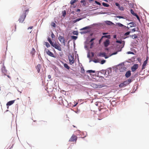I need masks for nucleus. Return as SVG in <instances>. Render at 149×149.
Returning a JSON list of instances; mask_svg holds the SVG:
<instances>
[{
	"instance_id": "f257e3e1",
	"label": "nucleus",
	"mask_w": 149,
	"mask_h": 149,
	"mask_svg": "<svg viewBox=\"0 0 149 149\" xmlns=\"http://www.w3.org/2000/svg\"><path fill=\"white\" fill-rule=\"evenodd\" d=\"M47 40L49 42L51 45L56 49L60 51H62V48L60 45L57 44L56 42L54 43L49 37L48 38Z\"/></svg>"
},
{
	"instance_id": "f03ea898",
	"label": "nucleus",
	"mask_w": 149,
	"mask_h": 149,
	"mask_svg": "<svg viewBox=\"0 0 149 149\" xmlns=\"http://www.w3.org/2000/svg\"><path fill=\"white\" fill-rule=\"evenodd\" d=\"M29 9L26 10L23 12L22 14L20 15L18 21L20 23H22L24 21L26 15L29 12Z\"/></svg>"
},
{
	"instance_id": "7ed1b4c3",
	"label": "nucleus",
	"mask_w": 149,
	"mask_h": 149,
	"mask_svg": "<svg viewBox=\"0 0 149 149\" xmlns=\"http://www.w3.org/2000/svg\"><path fill=\"white\" fill-rule=\"evenodd\" d=\"M45 51L46 52V53L48 55L52 57H55L54 55V54L51 52H50L49 49H45Z\"/></svg>"
},
{
	"instance_id": "20e7f679",
	"label": "nucleus",
	"mask_w": 149,
	"mask_h": 149,
	"mask_svg": "<svg viewBox=\"0 0 149 149\" xmlns=\"http://www.w3.org/2000/svg\"><path fill=\"white\" fill-rule=\"evenodd\" d=\"M139 67V65L138 64H134L132 67H131V70L132 72H135L136 69H137Z\"/></svg>"
},
{
	"instance_id": "39448f33",
	"label": "nucleus",
	"mask_w": 149,
	"mask_h": 149,
	"mask_svg": "<svg viewBox=\"0 0 149 149\" xmlns=\"http://www.w3.org/2000/svg\"><path fill=\"white\" fill-rule=\"evenodd\" d=\"M77 140V137L74 135H73L70 139L69 141L72 142H74V141H76Z\"/></svg>"
},
{
	"instance_id": "423d86ee",
	"label": "nucleus",
	"mask_w": 149,
	"mask_h": 149,
	"mask_svg": "<svg viewBox=\"0 0 149 149\" xmlns=\"http://www.w3.org/2000/svg\"><path fill=\"white\" fill-rule=\"evenodd\" d=\"M58 39L61 43L65 44V39L63 36H60L58 38Z\"/></svg>"
},
{
	"instance_id": "0eeeda50",
	"label": "nucleus",
	"mask_w": 149,
	"mask_h": 149,
	"mask_svg": "<svg viewBox=\"0 0 149 149\" xmlns=\"http://www.w3.org/2000/svg\"><path fill=\"white\" fill-rule=\"evenodd\" d=\"M69 60L70 64L72 65L74 63V58L73 56H69Z\"/></svg>"
},
{
	"instance_id": "6e6552de",
	"label": "nucleus",
	"mask_w": 149,
	"mask_h": 149,
	"mask_svg": "<svg viewBox=\"0 0 149 149\" xmlns=\"http://www.w3.org/2000/svg\"><path fill=\"white\" fill-rule=\"evenodd\" d=\"M110 44V41L108 39H107L104 42V45L105 47H107Z\"/></svg>"
},
{
	"instance_id": "1a4fd4ad",
	"label": "nucleus",
	"mask_w": 149,
	"mask_h": 149,
	"mask_svg": "<svg viewBox=\"0 0 149 149\" xmlns=\"http://www.w3.org/2000/svg\"><path fill=\"white\" fill-rule=\"evenodd\" d=\"M1 71L2 72L4 75H6V73H7V70L6 69V68L3 65V67L1 68Z\"/></svg>"
},
{
	"instance_id": "9d476101",
	"label": "nucleus",
	"mask_w": 149,
	"mask_h": 149,
	"mask_svg": "<svg viewBox=\"0 0 149 149\" xmlns=\"http://www.w3.org/2000/svg\"><path fill=\"white\" fill-rule=\"evenodd\" d=\"M78 1V0H71L70 1V3L72 5H73V7L75 8V7L76 5L74 6V4L75 3Z\"/></svg>"
},
{
	"instance_id": "9b49d317",
	"label": "nucleus",
	"mask_w": 149,
	"mask_h": 149,
	"mask_svg": "<svg viewBox=\"0 0 149 149\" xmlns=\"http://www.w3.org/2000/svg\"><path fill=\"white\" fill-rule=\"evenodd\" d=\"M15 100H13L9 101L6 104L7 106H9L13 104L15 102Z\"/></svg>"
},
{
	"instance_id": "f8f14e48",
	"label": "nucleus",
	"mask_w": 149,
	"mask_h": 149,
	"mask_svg": "<svg viewBox=\"0 0 149 149\" xmlns=\"http://www.w3.org/2000/svg\"><path fill=\"white\" fill-rule=\"evenodd\" d=\"M131 75V72L130 71H129V70L127 71L126 72V74H125V76L127 78H128V77H130Z\"/></svg>"
},
{
	"instance_id": "ddd939ff",
	"label": "nucleus",
	"mask_w": 149,
	"mask_h": 149,
	"mask_svg": "<svg viewBox=\"0 0 149 149\" xmlns=\"http://www.w3.org/2000/svg\"><path fill=\"white\" fill-rule=\"evenodd\" d=\"M126 83V82L125 81L123 83H121L119 85V86L121 88L127 85Z\"/></svg>"
},
{
	"instance_id": "4468645a",
	"label": "nucleus",
	"mask_w": 149,
	"mask_h": 149,
	"mask_svg": "<svg viewBox=\"0 0 149 149\" xmlns=\"http://www.w3.org/2000/svg\"><path fill=\"white\" fill-rule=\"evenodd\" d=\"M93 86H95V88H101L103 87L104 85L103 84H100L99 85H96V84H93Z\"/></svg>"
},
{
	"instance_id": "2eb2a0df",
	"label": "nucleus",
	"mask_w": 149,
	"mask_h": 149,
	"mask_svg": "<svg viewBox=\"0 0 149 149\" xmlns=\"http://www.w3.org/2000/svg\"><path fill=\"white\" fill-rule=\"evenodd\" d=\"M41 65L38 64L36 66V68L38 73H39L40 71Z\"/></svg>"
},
{
	"instance_id": "dca6fc26",
	"label": "nucleus",
	"mask_w": 149,
	"mask_h": 149,
	"mask_svg": "<svg viewBox=\"0 0 149 149\" xmlns=\"http://www.w3.org/2000/svg\"><path fill=\"white\" fill-rule=\"evenodd\" d=\"M147 63L146 61H145L142 66V70H143L145 68V67Z\"/></svg>"
},
{
	"instance_id": "f3484780",
	"label": "nucleus",
	"mask_w": 149,
	"mask_h": 149,
	"mask_svg": "<svg viewBox=\"0 0 149 149\" xmlns=\"http://www.w3.org/2000/svg\"><path fill=\"white\" fill-rule=\"evenodd\" d=\"M105 54H106L105 52H100L99 53L98 56L104 57V56H105Z\"/></svg>"
},
{
	"instance_id": "a211bd4d",
	"label": "nucleus",
	"mask_w": 149,
	"mask_h": 149,
	"mask_svg": "<svg viewBox=\"0 0 149 149\" xmlns=\"http://www.w3.org/2000/svg\"><path fill=\"white\" fill-rule=\"evenodd\" d=\"M36 53V51L34 48H33L31 52V54H32V56L34 55Z\"/></svg>"
},
{
	"instance_id": "6ab92c4d",
	"label": "nucleus",
	"mask_w": 149,
	"mask_h": 149,
	"mask_svg": "<svg viewBox=\"0 0 149 149\" xmlns=\"http://www.w3.org/2000/svg\"><path fill=\"white\" fill-rule=\"evenodd\" d=\"M128 24L130 25L129 26L130 27L135 26V24L133 22H130Z\"/></svg>"
},
{
	"instance_id": "aec40b11",
	"label": "nucleus",
	"mask_w": 149,
	"mask_h": 149,
	"mask_svg": "<svg viewBox=\"0 0 149 149\" xmlns=\"http://www.w3.org/2000/svg\"><path fill=\"white\" fill-rule=\"evenodd\" d=\"M106 23L108 25H111L113 24L111 22L109 21H106Z\"/></svg>"
},
{
	"instance_id": "412c9836",
	"label": "nucleus",
	"mask_w": 149,
	"mask_h": 149,
	"mask_svg": "<svg viewBox=\"0 0 149 149\" xmlns=\"http://www.w3.org/2000/svg\"><path fill=\"white\" fill-rule=\"evenodd\" d=\"M132 81L131 79H128L127 80L125 81L126 82V84L127 85L130 82H131Z\"/></svg>"
},
{
	"instance_id": "4be33fe9",
	"label": "nucleus",
	"mask_w": 149,
	"mask_h": 149,
	"mask_svg": "<svg viewBox=\"0 0 149 149\" xmlns=\"http://www.w3.org/2000/svg\"><path fill=\"white\" fill-rule=\"evenodd\" d=\"M130 36L133 39L136 38H137V36L135 34H134V35H130Z\"/></svg>"
},
{
	"instance_id": "5701e85b",
	"label": "nucleus",
	"mask_w": 149,
	"mask_h": 149,
	"mask_svg": "<svg viewBox=\"0 0 149 149\" xmlns=\"http://www.w3.org/2000/svg\"><path fill=\"white\" fill-rule=\"evenodd\" d=\"M64 67L67 69L69 70L70 69V67L67 63H64Z\"/></svg>"
},
{
	"instance_id": "b1692460",
	"label": "nucleus",
	"mask_w": 149,
	"mask_h": 149,
	"mask_svg": "<svg viewBox=\"0 0 149 149\" xmlns=\"http://www.w3.org/2000/svg\"><path fill=\"white\" fill-rule=\"evenodd\" d=\"M86 72L87 73H95V70H88L86 71Z\"/></svg>"
},
{
	"instance_id": "393cba45",
	"label": "nucleus",
	"mask_w": 149,
	"mask_h": 149,
	"mask_svg": "<svg viewBox=\"0 0 149 149\" xmlns=\"http://www.w3.org/2000/svg\"><path fill=\"white\" fill-rule=\"evenodd\" d=\"M102 4L104 7H108L109 6V4L104 2L102 3Z\"/></svg>"
},
{
	"instance_id": "a878e982",
	"label": "nucleus",
	"mask_w": 149,
	"mask_h": 149,
	"mask_svg": "<svg viewBox=\"0 0 149 149\" xmlns=\"http://www.w3.org/2000/svg\"><path fill=\"white\" fill-rule=\"evenodd\" d=\"M130 12L134 16H135L136 14L135 13L132 9H131Z\"/></svg>"
},
{
	"instance_id": "bb28decb",
	"label": "nucleus",
	"mask_w": 149,
	"mask_h": 149,
	"mask_svg": "<svg viewBox=\"0 0 149 149\" xmlns=\"http://www.w3.org/2000/svg\"><path fill=\"white\" fill-rule=\"evenodd\" d=\"M117 24L118 26H119L120 27L124 26V27H126V26H124V25H123V24H121V23H117Z\"/></svg>"
},
{
	"instance_id": "cd10ccee",
	"label": "nucleus",
	"mask_w": 149,
	"mask_h": 149,
	"mask_svg": "<svg viewBox=\"0 0 149 149\" xmlns=\"http://www.w3.org/2000/svg\"><path fill=\"white\" fill-rule=\"evenodd\" d=\"M110 38V36L109 35L102 36V38Z\"/></svg>"
},
{
	"instance_id": "c85d7f7f",
	"label": "nucleus",
	"mask_w": 149,
	"mask_h": 149,
	"mask_svg": "<svg viewBox=\"0 0 149 149\" xmlns=\"http://www.w3.org/2000/svg\"><path fill=\"white\" fill-rule=\"evenodd\" d=\"M45 45L47 47H50V45L48 42H45Z\"/></svg>"
},
{
	"instance_id": "c756f323",
	"label": "nucleus",
	"mask_w": 149,
	"mask_h": 149,
	"mask_svg": "<svg viewBox=\"0 0 149 149\" xmlns=\"http://www.w3.org/2000/svg\"><path fill=\"white\" fill-rule=\"evenodd\" d=\"M118 8L121 10H124V8L122 6H120Z\"/></svg>"
},
{
	"instance_id": "7c9ffc66",
	"label": "nucleus",
	"mask_w": 149,
	"mask_h": 149,
	"mask_svg": "<svg viewBox=\"0 0 149 149\" xmlns=\"http://www.w3.org/2000/svg\"><path fill=\"white\" fill-rule=\"evenodd\" d=\"M88 28H89V27L88 26H86L85 27H84V28L81 29H80V30H85V29H86Z\"/></svg>"
},
{
	"instance_id": "2f4dec72",
	"label": "nucleus",
	"mask_w": 149,
	"mask_h": 149,
	"mask_svg": "<svg viewBox=\"0 0 149 149\" xmlns=\"http://www.w3.org/2000/svg\"><path fill=\"white\" fill-rule=\"evenodd\" d=\"M80 2L81 3H83V5H84L85 6L86 4V3L85 1H84V0L81 1Z\"/></svg>"
},
{
	"instance_id": "473e14b6",
	"label": "nucleus",
	"mask_w": 149,
	"mask_h": 149,
	"mask_svg": "<svg viewBox=\"0 0 149 149\" xmlns=\"http://www.w3.org/2000/svg\"><path fill=\"white\" fill-rule=\"evenodd\" d=\"M106 62V60H102L101 62H100V63L101 64H104V63H105V62Z\"/></svg>"
},
{
	"instance_id": "72a5a7b5",
	"label": "nucleus",
	"mask_w": 149,
	"mask_h": 149,
	"mask_svg": "<svg viewBox=\"0 0 149 149\" xmlns=\"http://www.w3.org/2000/svg\"><path fill=\"white\" fill-rule=\"evenodd\" d=\"M51 26H52L55 27L56 26V24L54 22H52L51 24Z\"/></svg>"
},
{
	"instance_id": "f704fd0d",
	"label": "nucleus",
	"mask_w": 149,
	"mask_h": 149,
	"mask_svg": "<svg viewBox=\"0 0 149 149\" xmlns=\"http://www.w3.org/2000/svg\"><path fill=\"white\" fill-rule=\"evenodd\" d=\"M72 38L75 40H76L77 38V37L75 36H71Z\"/></svg>"
},
{
	"instance_id": "c9c22d12",
	"label": "nucleus",
	"mask_w": 149,
	"mask_h": 149,
	"mask_svg": "<svg viewBox=\"0 0 149 149\" xmlns=\"http://www.w3.org/2000/svg\"><path fill=\"white\" fill-rule=\"evenodd\" d=\"M101 102H96L95 103V104L96 106H97L99 107V104H100Z\"/></svg>"
},
{
	"instance_id": "e433bc0d",
	"label": "nucleus",
	"mask_w": 149,
	"mask_h": 149,
	"mask_svg": "<svg viewBox=\"0 0 149 149\" xmlns=\"http://www.w3.org/2000/svg\"><path fill=\"white\" fill-rule=\"evenodd\" d=\"M135 16L136 17L137 19L139 20V22H140V18H139V16H138V15L136 14V15H135Z\"/></svg>"
},
{
	"instance_id": "4c0bfd02",
	"label": "nucleus",
	"mask_w": 149,
	"mask_h": 149,
	"mask_svg": "<svg viewBox=\"0 0 149 149\" xmlns=\"http://www.w3.org/2000/svg\"><path fill=\"white\" fill-rule=\"evenodd\" d=\"M116 17L119 18L120 19V18L124 19V18L123 17L120 16H116Z\"/></svg>"
},
{
	"instance_id": "58836bf2",
	"label": "nucleus",
	"mask_w": 149,
	"mask_h": 149,
	"mask_svg": "<svg viewBox=\"0 0 149 149\" xmlns=\"http://www.w3.org/2000/svg\"><path fill=\"white\" fill-rule=\"evenodd\" d=\"M117 53H118V52H116L113 53H112L111 54V55H110L109 56H110L113 55H115V54H116Z\"/></svg>"
},
{
	"instance_id": "ea45409f",
	"label": "nucleus",
	"mask_w": 149,
	"mask_h": 149,
	"mask_svg": "<svg viewBox=\"0 0 149 149\" xmlns=\"http://www.w3.org/2000/svg\"><path fill=\"white\" fill-rule=\"evenodd\" d=\"M66 14V11L65 10H64L63 12V16L65 17Z\"/></svg>"
},
{
	"instance_id": "a19ab883",
	"label": "nucleus",
	"mask_w": 149,
	"mask_h": 149,
	"mask_svg": "<svg viewBox=\"0 0 149 149\" xmlns=\"http://www.w3.org/2000/svg\"><path fill=\"white\" fill-rule=\"evenodd\" d=\"M51 37L52 38H54L55 37V36L53 33H52L51 34Z\"/></svg>"
},
{
	"instance_id": "79ce46f5",
	"label": "nucleus",
	"mask_w": 149,
	"mask_h": 149,
	"mask_svg": "<svg viewBox=\"0 0 149 149\" xmlns=\"http://www.w3.org/2000/svg\"><path fill=\"white\" fill-rule=\"evenodd\" d=\"M95 3H96L97 4L99 5H100V6L101 5V4L99 2H98L97 1H95Z\"/></svg>"
},
{
	"instance_id": "37998d69",
	"label": "nucleus",
	"mask_w": 149,
	"mask_h": 149,
	"mask_svg": "<svg viewBox=\"0 0 149 149\" xmlns=\"http://www.w3.org/2000/svg\"><path fill=\"white\" fill-rule=\"evenodd\" d=\"M84 70L83 68H81V72L82 73H84Z\"/></svg>"
},
{
	"instance_id": "c03bdc74",
	"label": "nucleus",
	"mask_w": 149,
	"mask_h": 149,
	"mask_svg": "<svg viewBox=\"0 0 149 149\" xmlns=\"http://www.w3.org/2000/svg\"><path fill=\"white\" fill-rule=\"evenodd\" d=\"M130 31L127 32H126V33H125V36H127L128 35H129L130 34Z\"/></svg>"
},
{
	"instance_id": "a18cd8bd",
	"label": "nucleus",
	"mask_w": 149,
	"mask_h": 149,
	"mask_svg": "<svg viewBox=\"0 0 149 149\" xmlns=\"http://www.w3.org/2000/svg\"><path fill=\"white\" fill-rule=\"evenodd\" d=\"M115 5L116 6L118 7V8L120 6V5L118 3H115Z\"/></svg>"
},
{
	"instance_id": "49530a36",
	"label": "nucleus",
	"mask_w": 149,
	"mask_h": 149,
	"mask_svg": "<svg viewBox=\"0 0 149 149\" xmlns=\"http://www.w3.org/2000/svg\"><path fill=\"white\" fill-rule=\"evenodd\" d=\"M127 53L128 54H134V53L133 52H130V51L127 52Z\"/></svg>"
},
{
	"instance_id": "de8ad7c7",
	"label": "nucleus",
	"mask_w": 149,
	"mask_h": 149,
	"mask_svg": "<svg viewBox=\"0 0 149 149\" xmlns=\"http://www.w3.org/2000/svg\"><path fill=\"white\" fill-rule=\"evenodd\" d=\"M95 39V38H93L91 39V40L89 41V42H92Z\"/></svg>"
},
{
	"instance_id": "09e8293b",
	"label": "nucleus",
	"mask_w": 149,
	"mask_h": 149,
	"mask_svg": "<svg viewBox=\"0 0 149 149\" xmlns=\"http://www.w3.org/2000/svg\"><path fill=\"white\" fill-rule=\"evenodd\" d=\"M73 33L74 34L77 35L78 34V33L76 31H74L73 32Z\"/></svg>"
},
{
	"instance_id": "8fccbe9b",
	"label": "nucleus",
	"mask_w": 149,
	"mask_h": 149,
	"mask_svg": "<svg viewBox=\"0 0 149 149\" xmlns=\"http://www.w3.org/2000/svg\"><path fill=\"white\" fill-rule=\"evenodd\" d=\"M136 31V28H134L132 29V32H134Z\"/></svg>"
},
{
	"instance_id": "3c124183",
	"label": "nucleus",
	"mask_w": 149,
	"mask_h": 149,
	"mask_svg": "<svg viewBox=\"0 0 149 149\" xmlns=\"http://www.w3.org/2000/svg\"><path fill=\"white\" fill-rule=\"evenodd\" d=\"M93 61L95 63H98V60L96 59L94 60Z\"/></svg>"
},
{
	"instance_id": "603ef678",
	"label": "nucleus",
	"mask_w": 149,
	"mask_h": 149,
	"mask_svg": "<svg viewBox=\"0 0 149 149\" xmlns=\"http://www.w3.org/2000/svg\"><path fill=\"white\" fill-rule=\"evenodd\" d=\"M94 44V42H92L91 44L90 48H92L93 45Z\"/></svg>"
},
{
	"instance_id": "864d4df0",
	"label": "nucleus",
	"mask_w": 149,
	"mask_h": 149,
	"mask_svg": "<svg viewBox=\"0 0 149 149\" xmlns=\"http://www.w3.org/2000/svg\"><path fill=\"white\" fill-rule=\"evenodd\" d=\"M116 42L117 43H119L120 44H121V41L120 40H117Z\"/></svg>"
},
{
	"instance_id": "5fc2aeb1",
	"label": "nucleus",
	"mask_w": 149,
	"mask_h": 149,
	"mask_svg": "<svg viewBox=\"0 0 149 149\" xmlns=\"http://www.w3.org/2000/svg\"><path fill=\"white\" fill-rule=\"evenodd\" d=\"M81 19V18H79V19H76V20L77 21V22L78 21H80Z\"/></svg>"
},
{
	"instance_id": "6e6d98bb",
	"label": "nucleus",
	"mask_w": 149,
	"mask_h": 149,
	"mask_svg": "<svg viewBox=\"0 0 149 149\" xmlns=\"http://www.w3.org/2000/svg\"><path fill=\"white\" fill-rule=\"evenodd\" d=\"M33 28V26H30L28 28V29H32Z\"/></svg>"
},
{
	"instance_id": "4d7b16f0",
	"label": "nucleus",
	"mask_w": 149,
	"mask_h": 149,
	"mask_svg": "<svg viewBox=\"0 0 149 149\" xmlns=\"http://www.w3.org/2000/svg\"><path fill=\"white\" fill-rule=\"evenodd\" d=\"M48 77L49 79H50L51 78V76L50 75H49L48 76Z\"/></svg>"
},
{
	"instance_id": "13d9d810",
	"label": "nucleus",
	"mask_w": 149,
	"mask_h": 149,
	"mask_svg": "<svg viewBox=\"0 0 149 149\" xmlns=\"http://www.w3.org/2000/svg\"><path fill=\"white\" fill-rule=\"evenodd\" d=\"M104 57L106 59L107 58L109 57V56H106V55H105V56H104Z\"/></svg>"
},
{
	"instance_id": "bf43d9fd",
	"label": "nucleus",
	"mask_w": 149,
	"mask_h": 149,
	"mask_svg": "<svg viewBox=\"0 0 149 149\" xmlns=\"http://www.w3.org/2000/svg\"><path fill=\"white\" fill-rule=\"evenodd\" d=\"M103 38H101L99 40V42L100 43L102 41Z\"/></svg>"
},
{
	"instance_id": "052dcab7",
	"label": "nucleus",
	"mask_w": 149,
	"mask_h": 149,
	"mask_svg": "<svg viewBox=\"0 0 149 149\" xmlns=\"http://www.w3.org/2000/svg\"><path fill=\"white\" fill-rule=\"evenodd\" d=\"M148 57H147L146 58V60L145 61H146V62H148Z\"/></svg>"
},
{
	"instance_id": "680f3d73",
	"label": "nucleus",
	"mask_w": 149,
	"mask_h": 149,
	"mask_svg": "<svg viewBox=\"0 0 149 149\" xmlns=\"http://www.w3.org/2000/svg\"><path fill=\"white\" fill-rule=\"evenodd\" d=\"M80 11V9H78L76 11L77 12H79Z\"/></svg>"
},
{
	"instance_id": "e2e57ef3",
	"label": "nucleus",
	"mask_w": 149,
	"mask_h": 149,
	"mask_svg": "<svg viewBox=\"0 0 149 149\" xmlns=\"http://www.w3.org/2000/svg\"><path fill=\"white\" fill-rule=\"evenodd\" d=\"M107 34V33H102V34L103 35H106V34Z\"/></svg>"
},
{
	"instance_id": "0e129e2a",
	"label": "nucleus",
	"mask_w": 149,
	"mask_h": 149,
	"mask_svg": "<svg viewBox=\"0 0 149 149\" xmlns=\"http://www.w3.org/2000/svg\"><path fill=\"white\" fill-rule=\"evenodd\" d=\"M105 49V50L108 51V50L109 49L107 48H106Z\"/></svg>"
},
{
	"instance_id": "69168bd1",
	"label": "nucleus",
	"mask_w": 149,
	"mask_h": 149,
	"mask_svg": "<svg viewBox=\"0 0 149 149\" xmlns=\"http://www.w3.org/2000/svg\"><path fill=\"white\" fill-rule=\"evenodd\" d=\"M77 22V21H76V20H74V21H73V23H75L76 22Z\"/></svg>"
},
{
	"instance_id": "338daca9",
	"label": "nucleus",
	"mask_w": 149,
	"mask_h": 149,
	"mask_svg": "<svg viewBox=\"0 0 149 149\" xmlns=\"http://www.w3.org/2000/svg\"><path fill=\"white\" fill-rule=\"evenodd\" d=\"M92 54V56L93 57L94 56V54L93 52H92L91 53Z\"/></svg>"
},
{
	"instance_id": "774afa93",
	"label": "nucleus",
	"mask_w": 149,
	"mask_h": 149,
	"mask_svg": "<svg viewBox=\"0 0 149 149\" xmlns=\"http://www.w3.org/2000/svg\"><path fill=\"white\" fill-rule=\"evenodd\" d=\"M77 104H78V103H77L76 104H75L74 105V107L76 106L77 105Z\"/></svg>"
}]
</instances>
